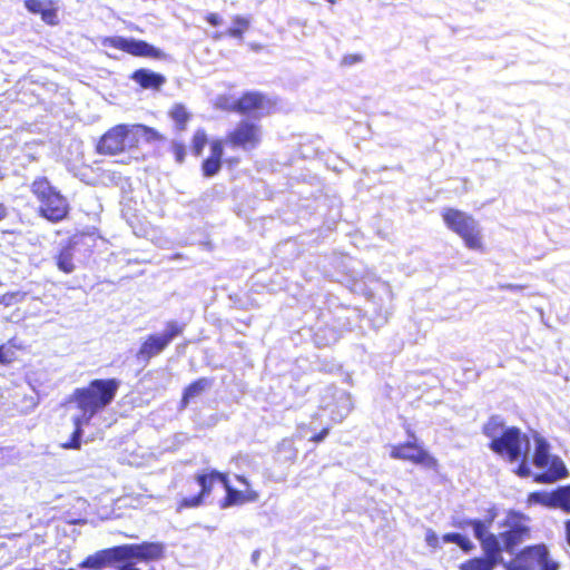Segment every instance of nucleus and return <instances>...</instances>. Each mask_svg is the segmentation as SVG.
<instances>
[{
	"label": "nucleus",
	"instance_id": "nucleus-1",
	"mask_svg": "<svg viewBox=\"0 0 570 570\" xmlns=\"http://www.w3.org/2000/svg\"><path fill=\"white\" fill-rule=\"evenodd\" d=\"M483 433L490 439L489 448L502 460L519 463L515 473L521 478L532 474L529 465L531 439L515 426L505 425L500 416H492L483 425Z\"/></svg>",
	"mask_w": 570,
	"mask_h": 570
},
{
	"label": "nucleus",
	"instance_id": "nucleus-2",
	"mask_svg": "<svg viewBox=\"0 0 570 570\" xmlns=\"http://www.w3.org/2000/svg\"><path fill=\"white\" fill-rule=\"evenodd\" d=\"M119 382L115 379L94 380L89 385L77 389L68 402L69 409H76L78 413L72 415L75 431L71 441L63 444L66 449H79L81 426L88 424L92 416L107 405L116 396Z\"/></svg>",
	"mask_w": 570,
	"mask_h": 570
},
{
	"label": "nucleus",
	"instance_id": "nucleus-3",
	"mask_svg": "<svg viewBox=\"0 0 570 570\" xmlns=\"http://www.w3.org/2000/svg\"><path fill=\"white\" fill-rule=\"evenodd\" d=\"M497 518V509L491 508L483 519L466 520L461 524L472 527L474 537L480 541L487 557L471 559L462 563L460 570H493L495 563L503 562L500 542L495 534L490 532V527Z\"/></svg>",
	"mask_w": 570,
	"mask_h": 570
},
{
	"label": "nucleus",
	"instance_id": "nucleus-4",
	"mask_svg": "<svg viewBox=\"0 0 570 570\" xmlns=\"http://www.w3.org/2000/svg\"><path fill=\"white\" fill-rule=\"evenodd\" d=\"M533 452H529V461L543 472L534 476L538 483H552L568 475L563 461L550 454L549 443L538 433L532 434Z\"/></svg>",
	"mask_w": 570,
	"mask_h": 570
},
{
	"label": "nucleus",
	"instance_id": "nucleus-5",
	"mask_svg": "<svg viewBox=\"0 0 570 570\" xmlns=\"http://www.w3.org/2000/svg\"><path fill=\"white\" fill-rule=\"evenodd\" d=\"M529 523L530 519L522 513L513 510L504 512L503 518L498 521L499 535H495L500 542L501 551L515 556L519 546L531 538Z\"/></svg>",
	"mask_w": 570,
	"mask_h": 570
},
{
	"label": "nucleus",
	"instance_id": "nucleus-6",
	"mask_svg": "<svg viewBox=\"0 0 570 570\" xmlns=\"http://www.w3.org/2000/svg\"><path fill=\"white\" fill-rule=\"evenodd\" d=\"M442 218L446 227L461 237L466 248L478 252L484 249L482 229L472 215L455 208H444Z\"/></svg>",
	"mask_w": 570,
	"mask_h": 570
},
{
	"label": "nucleus",
	"instance_id": "nucleus-7",
	"mask_svg": "<svg viewBox=\"0 0 570 570\" xmlns=\"http://www.w3.org/2000/svg\"><path fill=\"white\" fill-rule=\"evenodd\" d=\"M504 567L507 570H560V562L552 557L546 544L540 543L520 550L504 562Z\"/></svg>",
	"mask_w": 570,
	"mask_h": 570
},
{
	"label": "nucleus",
	"instance_id": "nucleus-8",
	"mask_svg": "<svg viewBox=\"0 0 570 570\" xmlns=\"http://www.w3.org/2000/svg\"><path fill=\"white\" fill-rule=\"evenodd\" d=\"M32 193L37 196L40 205V213L51 222H58L68 214V204L66 199L51 187L46 178H38L32 183Z\"/></svg>",
	"mask_w": 570,
	"mask_h": 570
},
{
	"label": "nucleus",
	"instance_id": "nucleus-9",
	"mask_svg": "<svg viewBox=\"0 0 570 570\" xmlns=\"http://www.w3.org/2000/svg\"><path fill=\"white\" fill-rule=\"evenodd\" d=\"M262 137L263 131L259 125L244 120L227 135L226 142L232 147L250 151L261 144Z\"/></svg>",
	"mask_w": 570,
	"mask_h": 570
},
{
	"label": "nucleus",
	"instance_id": "nucleus-10",
	"mask_svg": "<svg viewBox=\"0 0 570 570\" xmlns=\"http://www.w3.org/2000/svg\"><path fill=\"white\" fill-rule=\"evenodd\" d=\"M390 456L410 461L426 469H434L438 463L426 450L415 442L390 445Z\"/></svg>",
	"mask_w": 570,
	"mask_h": 570
},
{
	"label": "nucleus",
	"instance_id": "nucleus-11",
	"mask_svg": "<svg viewBox=\"0 0 570 570\" xmlns=\"http://www.w3.org/2000/svg\"><path fill=\"white\" fill-rule=\"evenodd\" d=\"M101 46L122 50L132 56L139 57H160L159 49L150 46L142 40L127 39L124 37H105L100 40Z\"/></svg>",
	"mask_w": 570,
	"mask_h": 570
},
{
	"label": "nucleus",
	"instance_id": "nucleus-12",
	"mask_svg": "<svg viewBox=\"0 0 570 570\" xmlns=\"http://www.w3.org/2000/svg\"><path fill=\"white\" fill-rule=\"evenodd\" d=\"M130 126L119 125L102 136L98 144V151L101 154L115 155L126 147H132Z\"/></svg>",
	"mask_w": 570,
	"mask_h": 570
},
{
	"label": "nucleus",
	"instance_id": "nucleus-13",
	"mask_svg": "<svg viewBox=\"0 0 570 570\" xmlns=\"http://www.w3.org/2000/svg\"><path fill=\"white\" fill-rule=\"evenodd\" d=\"M181 332V327L171 322L167 325L164 334L150 335L140 346L138 356L148 360L159 354L169 342Z\"/></svg>",
	"mask_w": 570,
	"mask_h": 570
},
{
	"label": "nucleus",
	"instance_id": "nucleus-14",
	"mask_svg": "<svg viewBox=\"0 0 570 570\" xmlns=\"http://www.w3.org/2000/svg\"><path fill=\"white\" fill-rule=\"evenodd\" d=\"M236 479L244 487V489H234L227 479L224 485L226 497L220 503V508L223 509L235 505H243L245 503L255 502L258 500V493L250 488V484L245 476L236 475Z\"/></svg>",
	"mask_w": 570,
	"mask_h": 570
},
{
	"label": "nucleus",
	"instance_id": "nucleus-15",
	"mask_svg": "<svg viewBox=\"0 0 570 570\" xmlns=\"http://www.w3.org/2000/svg\"><path fill=\"white\" fill-rule=\"evenodd\" d=\"M122 561H154L163 557L164 547L158 542L120 546Z\"/></svg>",
	"mask_w": 570,
	"mask_h": 570
},
{
	"label": "nucleus",
	"instance_id": "nucleus-16",
	"mask_svg": "<svg viewBox=\"0 0 570 570\" xmlns=\"http://www.w3.org/2000/svg\"><path fill=\"white\" fill-rule=\"evenodd\" d=\"M195 480L200 487V493L197 497H193L189 499L185 498L180 503L181 508H194L199 505L202 503L203 498L212 492L213 487L216 482H220L223 485H225L227 474L220 473L215 470H208L203 473H198L195 476Z\"/></svg>",
	"mask_w": 570,
	"mask_h": 570
},
{
	"label": "nucleus",
	"instance_id": "nucleus-17",
	"mask_svg": "<svg viewBox=\"0 0 570 570\" xmlns=\"http://www.w3.org/2000/svg\"><path fill=\"white\" fill-rule=\"evenodd\" d=\"M424 542L429 548L433 550L442 549L443 544L446 543L456 544L464 552H471L475 548L474 543L468 537L461 533L450 532L443 535H439L431 528H428L424 532Z\"/></svg>",
	"mask_w": 570,
	"mask_h": 570
},
{
	"label": "nucleus",
	"instance_id": "nucleus-18",
	"mask_svg": "<svg viewBox=\"0 0 570 570\" xmlns=\"http://www.w3.org/2000/svg\"><path fill=\"white\" fill-rule=\"evenodd\" d=\"M273 106L267 97L258 92H247L237 100V111L253 116H264Z\"/></svg>",
	"mask_w": 570,
	"mask_h": 570
},
{
	"label": "nucleus",
	"instance_id": "nucleus-19",
	"mask_svg": "<svg viewBox=\"0 0 570 570\" xmlns=\"http://www.w3.org/2000/svg\"><path fill=\"white\" fill-rule=\"evenodd\" d=\"M120 561H122V556L119 546L99 550L96 553L88 556L79 566L85 569L100 570Z\"/></svg>",
	"mask_w": 570,
	"mask_h": 570
},
{
	"label": "nucleus",
	"instance_id": "nucleus-20",
	"mask_svg": "<svg viewBox=\"0 0 570 570\" xmlns=\"http://www.w3.org/2000/svg\"><path fill=\"white\" fill-rule=\"evenodd\" d=\"M223 141L219 139L212 140L210 155L203 163V173L206 177L216 175L222 166Z\"/></svg>",
	"mask_w": 570,
	"mask_h": 570
},
{
	"label": "nucleus",
	"instance_id": "nucleus-21",
	"mask_svg": "<svg viewBox=\"0 0 570 570\" xmlns=\"http://www.w3.org/2000/svg\"><path fill=\"white\" fill-rule=\"evenodd\" d=\"M132 79L145 89H159L166 81L164 76L146 69L134 72Z\"/></svg>",
	"mask_w": 570,
	"mask_h": 570
},
{
	"label": "nucleus",
	"instance_id": "nucleus-22",
	"mask_svg": "<svg viewBox=\"0 0 570 570\" xmlns=\"http://www.w3.org/2000/svg\"><path fill=\"white\" fill-rule=\"evenodd\" d=\"M129 134L131 135L132 145L137 144L139 140L151 142L163 139V136L154 128L138 124L130 126Z\"/></svg>",
	"mask_w": 570,
	"mask_h": 570
},
{
	"label": "nucleus",
	"instance_id": "nucleus-23",
	"mask_svg": "<svg viewBox=\"0 0 570 570\" xmlns=\"http://www.w3.org/2000/svg\"><path fill=\"white\" fill-rule=\"evenodd\" d=\"M250 23V17L235 14L232 17V26L226 30V36L242 40Z\"/></svg>",
	"mask_w": 570,
	"mask_h": 570
},
{
	"label": "nucleus",
	"instance_id": "nucleus-24",
	"mask_svg": "<svg viewBox=\"0 0 570 570\" xmlns=\"http://www.w3.org/2000/svg\"><path fill=\"white\" fill-rule=\"evenodd\" d=\"M337 410L332 411V420L334 422H341L348 413L352 411L353 404L350 395L344 392H341L337 396Z\"/></svg>",
	"mask_w": 570,
	"mask_h": 570
},
{
	"label": "nucleus",
	"instance_id": "nucleus-25",
	"mask_svg": "<svg viewBox=\"0 0 570 570\" xmlns=\"http://www.w3.org/2000/svg\"><path fill=\"white\" fill-rule=\"evenodd\" d=\"M210 386V381L207 379H199L186 387L183 396V403L186 405L190 400L200 395L205 390Z\"/></svg>",
	"mask_w": 570,
	"mask_h": 570
},
{
	"label": "nucleus",
	"instance_id": "nucleus-26",
	"mask_svg": "<svg viewBox=\"0 0 570 570\" xmlns=\"http://www.w3.org/2000/svg\"><path fill=\"white\" fill-rule=\"evenodd\" d=\"M554 509H561L563 512L570 513V485L560 487L553 491Z\"/></svg>",
	"mask_w": 570,
	"mask_h": 570
},
{
	"label": "nucleus",
	"instance_id": "nucleus-27",
	"mask_svg": "<svg viewBox=\"0 0 570 570\" xmlns=\"http://www.w3.org/2000/svg\"><path fill=\"white\" fill-rule=\"evenodd\" d=\"M528 504H541L543 507L554 509L553 491L532 492L528 497Z\"/></svg>",
	"mask_w": 570,
	"mask_h": 570
},
{
	"label": "nucleus",
	"instance_id": "nucleus-28",
	"mask_svg": "<svg viewBox=\"0 0 570 570\" xmlns=\"http://www.w3.org/2000/svg\"><path fill=\"white\" fill-rule=\"evenodd\" d=\"M169 114H170V117L173 118V120L176 122V125L180 129H184L186 122L189 119V112L187 111L186 107L180 104H177V105L173 106Z\"/></svg>",
	"mask_w": 570,
	"mask_h": 570
},
{
	"label": "nucleus",
	"instance_id": "nucleus-29",
	"mask_svg": "<svg viewBox=\"0 0 570 570\" xmlns=\"http://www.w3.org/2000/svg\"><path fill=\"white\" fill-rule=\"evenodd\" d=\"M57 266L60 271L69 274L75 269L72 254L69 249L62 250L57 257Z\"/></svg>",
	"mask_w": 570,
	"mask_h": 570
},
{
	"label": "nucleus",
	"instance_id": "nucleus-30",
	"mask_svg": "<svg viewBox=\"0 0 570 570\" xmlns=\"http://www.w3.org/2000/svg\"><path fill=\"white\" fill-rule=\"evenodd\" d=\"M40 16H41V19L43 22L51 24V26L58 24L57 9L53 8L51 1H48L46 7L43 8V10L41 11Z\"/></svg>",
	"mask_w": 570,
	"mask_h": 570
},
{
	"label": "nucleus",
	"instance_id": "nucleus-31",
	"mask_svg": "<svg viewBox=\"0 0 570 570\" xmlns=\"http://www.w3.org/2000/svg\"><path fill=\"white\" fill-rule=\"evenodd\" d=\"M207 144V135L204 130H197L193 137V151L196 156L202 154L203 148Z\"/></svg>",
	"mask_w": 570,
	"mask_h": 570
},
{
	"label": "nucleus",
	"instance_id": "nucleus-32",
	"mask_svg": "<svg viewBox=\"0 0 570 570\" xmlns=\"http://www.w3.org/2000/svg\"><path fill=\"white\" fill-rule=\"evenodd\" d=\"M26 293L22 292H14V293H7L0 298V304H3L6 306H11L17 303H20L24 301Z\"/></svg>",
	"mask_w": 570,
	"mask_h": 570
},
{
	"label": "nucleus",
	"instance_id": "nucleus-33",
	"mask_svg": "<svg viewBox=\"0 0 570 570\" xmlns=\"http://www.w3.org/2000/svg\"><path fill=\"white\" fill-rule=\"evenodd\" d=\"M16 357L14 347L11 344H4L0 346V363H11Z\"/></svg>",
	"mask_w": 570,
	"mask_h": 570
},
{
	"label": "nucleus",
	"instance_id": "nucleus-34",
	"mask_svg": "<svg viewBox=\"0 0 570 570\" xmlns=\"http://www.w3.org/2000/svg\"><path fill=\"white\" fill-rule=\"evenodd\" d=\"M215 106L217 108H222V109H226V110H229V109L237 110V100L229 99L228 97H225V96H219L215 100Z\"/></svg>",
	"mask_w": 570,
	"mask_h": 570
},
{
	"label": "nucleus",
	"instance_id": "nucleus-35",
	"mask_svg": "<svg viewBox=\"0 0 570 570\" xmlns=\"http://www.w3.org/2000/svg\"><path fill=\"white\" fill-rule=\"evenodd\" d=\"M48 1L26 0L24 6L31 13L40 14Z\"/></svg>",
	"mask_w": 570,
	"mask_h": 570
},
{
	"label": "nucleus",
	"instance_id": "nucleus-36",
	"mask_svg": "<svg viewBox=\"0 0 570 570\" xmlns=\"http://www.w3.org/2000/svg\"><path fill=\"white\" fill-rule=\"evenodd\" d=\"M205 19L209 24H212L214 27L220 26L223 22L222 17L215 12L207 13Z\"/></svg>",
	"mask_w": 570,
	"mask_h": 570
},
{
	"label": "nucleus",
	"instance_id": "nucleus-37",
	"mask_svg": "<svg viewBox=\"0 0 570 570\" xmlns=\"http://www.w3.org/2000/svg\"><path fill=\"white\" fill-rule=\"evenodd\" d=\"M124 563L117 570H154L153 568L141 569L136 562L122 561Z\"/></svg>",
	"mask_w": 570,
	"mask_h": 570
},
{
	"label": "nucleus",
	"instance_id": "nucleus-38",
	"mask_svg": "<svg viewBox=\"0 0 570 570\" xmlns=\"http://www.w3.org/2000/svg\"><path fill=\"white\" fill-rule=\"evenodd\" d=\"M174 153L178 161H183L185 156V148L183 145L174 144Z\"/></svg>",
	"mask_w": 570,
	"mask_h": 570
},
{
	"label": "nucleus",
	"instance_id": "nucleus-39",
	"mask_svg": "<svg viewBox=\"0 0 570 570\" xmlns=\"http://www.w3.org/2000/svg\"><path fill=\"white\" fill-rule=\"evenodd\" d=\"M328 432H330L328 428L322 430L318 434H316L312 438V441H314L316 443L323 441L326 438V435L328 434Z\"/></svg>",
	"mask_w": 570,
	"mask_h": 570
},
{
	"label": "nucleus",
	"instance_id": "nucleus-40",
	"mask_svg": "<svg viewBox=\"0 0 570 570\" xmlns=\"http://www.w3.org/2000/svg\"><path fill=\"white\" fill-rule=\"evenodd\" d=\"M567 542L570 544V520L564 524Z\"/></svg>",
	"mask_w": 570,
	"mask_h": 570
},
{
	"label": "nucleus",
	"instance_id": "nucleus-41",
	"mask_svg": "<svg viewBox=\"0 0 570 570\" xmlns=\"http://www.w3.org/2000/svg\"><path fill=\"white\" fill-rule=\"evenodd\" d=\"M7 216V210L3 205L0 204V220Z\"/></svg>",
	"mask_w": 570,
	"mask_h": 570
},
{
	"label": "nucleus",
	"instance_id": "nucleus-42",
	"mask_svg": "<svg viewBox=\"0 0 570 570\" xmlns=\"http://www.w3.org/2000/svg\"><path fill=\"white\" fill-rule=\"evenodd\" d=\"M224 36H226V32H225V33H223V32H216V33L213 36V38H214L215 40H219V39H222Z\"/></svg>",
	"mask_w": 570,
	"mask_h": 570
},
{
	"label": "nucleus",
	"instance_id": "nucleus-43",
	"mask_svg": "<svg viewBox=\"0 0 570 570\" xmlns=\"http://www.w3.org/2000/svg\"><path fill=\"white\" fill-rule=\"evenodd\" d=\"M10 321H19V318H18V317H17V318H14V317L12 316V317H10Z\"/></svg>",
	"mask_w": 570,
	"mask_h": 570
}]
</instances>
